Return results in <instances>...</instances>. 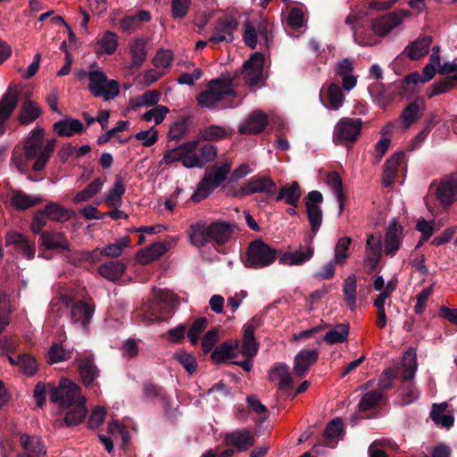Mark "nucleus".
I'll return each mask as SVG.
<instances>
[{"instance_id": "nucleus-1", "label": "nucleus", "mask_w": 457, "mask_h": 457, "mask_svg": "<svg viewBox=\"0 0 457 457\" xmlns=\"http://www.w3.org/2000/svg\"><path fill=\"white\" fill-rule=\"evenodd\" d=\"M234 226L228 222L216 220L211 224L198 221L189 228V238L192 245L203 247L208 242L223 245L232 236Z\"/></svg>"}, {"instance_id": "nucleus-2", "label": "nucleus", "mask_w": 457, "mask_h": 457, "mask_svg": "<svg viewBox=\"0 0 457 457\" xmlns=\"http://www.w3.org/2000/svg\"><path fill=\"white\" fill-rule=\"evenodd\" d=\"M173 298L172 293L160 290L154 300L143 303L135 313V318L148 323L166 320L173 311Z\"/></svg>"}, {"instance_id": "nucleus-3", "label": "nucleus", "mask_w": 457, "mask_h": 457, "mask_svg": "<svg viewBox=\"0 0 457 457\" xmlns=\"http://www.w3.org/2000/svg\"><path fill=\"white\" fill-rule=\"evenodd\" d=\"M45 129L41 127L33 129L24 141L23 153L16 148L12 154V162L21 173L29 170V161L37 160L41 154L44 143Z\"/></svg>"}, {"instance_id": "nucleus-4", "label": "nucleus", "mask_w": 457, "mask_h": 457, "mask_svg": "<svg viewBox=\"0 0 457 457\" xmlns=\"http://www.w3.org/2000/svg\"><path fill=\"white\" fill-rule=\"evenodd\" d=\"M234 78L228 79L216 78L211 79L207 84L206 90L197 96L198 104L209 109L214 108L219 102L230 100L236 97V91L233 88Z\"/></svg>"}, {"instance_id": "nucleus-5", "label": "nucleus", "mask_w": 457, "mask_h": 457, "mask_svg": "<svg viewBox=\"0 0 457 457\" xmlns=\"http://www.w3.org/2000/svg\"><path fill=\"white\" fill-rule=\"evenodd\" d=\"M278 253H281V251H278L258 238L249 244L244 264L247 268L262 269L272 264Z\"/></svg>"}, {"instance_id": "nucleus-6", "label": "nucleus", "mask_w": 457, "mask_h": 457, "mask_svg": "<svg viewBox=\"0 0 457 457\" xmlns=\"http://www.w3.org/2000/svg\"><path fill=\"white\" fill-rule=\"evenodd\" d=\"M49 398L52 403H58L62 408L72 407L79 399H85L80 387L68 378H62L57 386L48 383Z\"/></svg>"}, {"instance_id": "nucleus-7", "label": "nucleus", "mask_w": 457, "mask_h": 457, "mask_svg": "<svg viewBox=\"0 0 457 457\" xmlns=\"http://www.w3.org/2000/svg\"><path fill=\"white\" fill-rule=\"evenodd\" d=\"M88 90L95 97H103L105 101L114 99L120 94V84L115 79H108L101 71L88 73Z\"/></svg>"}, {"instance_id": "nucleus-8", "label": "nucleus", "mask_w": 457, "mask_h": 457, "mask_svg": "<svg viewBox=\"0 0 457 457\" xmlns=\"http://www.w3.org/2000/svg\"><path fill=\"white\" fill-rule=\"evenodd\" d=\"M362 120L361 119L342 118L335 126L333 140L336 144L350 143L357 140L361 131Z\"/></svg>"}, {"instance_id": "nucleus-9", "label": "nucleus", "mask_w": 457, "mask_h": 457, "mask_svg": "<svg viewBox=\"0 0 457 457\" xmlns=\"http://www.w3.org/2000/svg\"><path fill=\"white\" fill-rule=\"evenodd\" d=\"M322 202L323 195L318 190L309 192L305 197L307 218L313 235L319 231L322 223V210L319 206Z\"/></svg>"}, {"instance_id": "nucleus-10", "label": "nucleus", "mask_w": 457, "mask_h": 457, "mask_svg": "<svg viewBox=\"0 0 457 457\" xmlns=\"http://www.w3.org/2000/svg\"><path fill=\"white\" fill-rule=\"evenodd\" d=\"M264 55L255 52L242 66V74L250 86L257 85L263 78Z\"/></svg>"}, {"instance_id": "nucleus-11", "label": "nucleus", "mask_w": 457, "mask_h": 457, "mask_svg": "<svg viewBox=\"0 0 457 457\" xmlns=\"http://www.w3.org/2000/svg\"><path fill=\"white\" fill-rule=\"evenodd\" d=\"M238 28V21L233 16H223L217 20L214 26V35L209 38L211 43L233 42L234 32Z\"/></svg>"}, {"instance_id": "nucleus-12", "label": "nucleus", "mask_w": 457, "mask_h": 457, "mask_svg": "<svg viewBox=\"0 0 457 457\" xmlns=\"http://www.w3.org/2000/svg\"><path fill=\"white\" fill-rule=\"evenodd\" d=\"M426 109V103L423 96H417L415 100L409 103L402 111L399 116L401 128L404 130L411 128L421 117Z\"/></svg>"}, {"instance_id": "nucleus-13", "label": "nucleus", "mask_w": 457, "mask_h": 457, "mask_svg": "<svg viewBox=\"0 0 457 457\" xmlns=\"http://www.w3.org/2000/svg\"><path fill=\"white\" fill-rule=\"evenodd\" d=\"M436 198L445 207H449L457 200V173H453L442 180L436 189Z\"/></svg>"}, {"instance_id": "nucleus-14", "label": "nucleus", "mask_w": 457, "mask_h": 457, "mask_svg": "<svg viewBox=\"0 0 457 457\" xmlns=\"http://www.w3.org/2000/svg\"><path fill=\"white\" fill-rule=\"evenodd\" d=\"M246 184L250 195L264 194L266 198H271L277 192V184L270 176H253L246 181Z\"/></svg>"}, {"instance_id": "nucleus-15", "label": "nucleus", "mask_w": 457, "mask_h": 457, "mask_svg": "<svg viewBox=\"0 0 457 457\" xmlns=\"http://www.w3.org/2000/svg\"><path fill=\"white\" fill-rule=\"evenodd\" d=\"M227 445L233 446L237 452L247 451L255 444V436L248 428L237 429L225 436Z\"/></svg>"}, {"instance_id": "nucleus-16", "label": "nucleus", "mask_w": 457, "mask_h": 457, "mask_svg": "<svg viewBox=\"0 0 457 457\" xmlns=\"http://www.w3.org/2000/svg\"><path fill=\"white\" fill-rule=\"evenodd\" d=\"M403 228L395 220L390 222L385 234V253L395 256L402 245Z\"/></svg>"}, {"instance_id": "nucleus-17", "label": "nucleus", "mask_w": 457, "mask_h": 457, "mask_svg": "<svg viewBox=\"0 0 457 457\" xmlns=\"http://www.w3.org/2000/svg\"><path fill=\"white\" fill-rule=\"evenodd\" d=\"M19 98V91L9 87L0 99V135L4 134V124L17 107Z\"/></svg>"}, {"instance_id": "nucleus-18", "label": "nucleus", "mask_w": 457, "mask_h": 457, "mask_svg": "<svg viewBox=\"0 0 457 457\" xmlns=\"http://www.w3.org/2000/svg\"><path fill=\"white\" fill-rule=\"evenodd\" d=\"M319 359L317 350H301L294 359V371L297 378H303Z\"/></svg>"}, {"instance_id": "nucleus-19", "label": "nucleus", "mask_w": 457, "mask_h": 457, "mask_svg": "<svg viewBox=\"0 0 457 457\" xmlns=\"http://www.w3.org/2000/svg\"><path fill=\"white\" fill-rule=\"evenodd\" d=\"M353 61L350 58L339 61L335 66V74L342 79L343 88L346 91L356 86L357 77L353 75Z\"/></svg>"}, {"instance_id": "nucleus-20", "label": "nucleus", "mask_w": 457, "mask_h": 457, "mask_svg": "<svg viewBox=\"0 0 457 457\" xmlns=\"http://www.w3.org/2000/svg\"><path fill=\"white\" fill-rule=\"evenodd\" d=\"M403 21V17H399L395 12L379 16L372 21L371 29L378 36L384 37L387 35L394 28L397 27Z\"/></svg>"}, {"instance_id": "nucleus-21", "label": "nucleus", "mask_w": 457, "mask_h": 457, "mask_svg": "<svg viewBox=\"0 0 457 457\" xmlns=\"http://www.w3.org/2000/svg\"><path fill=\"white\" fill-rule=\"evenodd\" d=\"M78 370L83 385L87 387L92 386L99 376L100 370L92 356H86L77 360Z\"/></svg>"}, {"instance_id": "nucleus-22", "label": "nucleus", "mask_w": 457, "mask_h": 457, "mask_svg": "<svg viewBox=\"0 0 457 457\" xmlns=\"http://www.w3.org/2000/svg\"><path fill=\"white\" fill-rule=\"evenodd\" d=\"M268 125L267 115L261 111H254L246 121L238 129L241 135L261 133Z\"/></svg>"}, {"instance_id": "nucleus-23", "label": "nucleus", "mask_w": 457, "mask_h": 457, "mask_svg": "<svg viewBox=\"0 0 457 457\" xmlns=\"http://www.w3.org/2000/svg\"><path fill=\"white\" fill-rule=\"evenodd\" d=\"M20 442L25 450V453L21 454H29L31 457H45L46 455V446L41 437L22 434L20 436Z\"/></svg>"}, {"instance_id": "nucleus-24", "label": "nucleus", "mask_w": 457, "mask_h": 457, "mask_svg": "<svg viewBox=\"0 0 457 457\" xmlns=\"http://www.w3.org/2000/svg\"><path fill=\"white\" fill-rule=\"evenodd\" d=\"M41 245L48 250H61L69 252L70 243L62 233L54 231H43L39 238Z\"/></svg>"}, {"instance_id": "nucleus-25", "label": "nucleus", "mask_w": 457, "mask_h": 457, "mask_svg": "<svg viewBox=\"0 0 457 457\" xmlns=\"http://www.w3.org/2000/svg\"><path fill=\"white\" fill-rule=\"evenodd\" d=\"M432 43V37L421 35L413 42L410 43L403 52L407 54L411 61L419 60L428 54L429 46Z\"/></svg>"}, {"instance_id": "nucleus-26", "label": "nucleus", "mask_w": 457, "mask_h": 457, "mask_svg": "<svg viewBox=\"0 0 457 457\" xmlns=\"http://www.w3.org/2000/svg\"><path fill=\"white\" fill-rule=\"evenodd\" d=\"M94 311V304L82 301L76 302L71 308V320L73 323H79L86 328L90 322Z\"/></svg>"}, {"instance_id": "nucleus-27", "label": "nucleus", "mask_w": 457, "mask_h": 457, "mask_svg": "<svg viewBox=\"0 0 457 457\" xmlns=\"http://www.w3.org/2000/svg\"><path fill=\"white\" fill-rule=\"evenodd\" d=\"M302 196V190L300 185L297 181H293L292 183L283 185L277 195H275V201L279 202L284 200V202L293 207H297L299 200Z\"/></svg>"}, {"instance_id": "nucleus-28", "label": "nucleus", "mask_w": 457, "mask_h": 457, "mask_svg": "<svg viewBox=\"0 0 457 457\" xmlns=\"http://www.w3.org/2000/svg\"><path fill=\"white\" fill-rule=\"evenodd\" d=\"M404 157L405 154L403 152H396L386 161L382 179L384 187H389L393 185L398 168Z\"/></svg>"}, {"instance_id": "nucleus-29", "label": "nucleus", "mask_w": 457, "mask_h": 457, "mask_svg": "<svg viewBox=\"0 0 457 457\" xmlns=\"http://www.w3.org/2000/svg\"><path fill=\"white\" fill-rule=\"evenodd\" d=\"M53 128L54 131H55L59 137H70L75 134L80 135L85 131L82 122L73 118L61 120L55 122Z\"/></svg>"}, {"instance_id": "nucleus-30", "label": "nucleus", "mask_w": 457, "mask_h": 457, "mask_svg": "<svg viewBox=\"0 0 457 457\" xmlns=\"http://www.w3.org/2000/svg\"><path fill=\"white\" fill-rule=\"evenodd\" d=\"M42 113L41 107L36 102L26 99L21 106L17 120L21 125H29L37 120Z\"/></svg>"}, {"instance_id": "nucleus-31", "label": "nucleus", "mask_w": 457, "mask_h": 457, "mask_svg": "<svg viewBox=\"0 0 457 457\" xmlns=\"http://www.w3.org/2000/svg\"><path fill=\"white\" fill-rule=\"evenodd\" d=\"M238 346V341H235L234 343L229 340L224 341L213 349L211 354V360L216 364L226 362L228 360L237 356L235 350H237Z\"/></svg>"}, {"instance_id": "nucleus-32", "label": "nucleus", "mask_w": 457, "mask_h": 457, "mask_svg": "<svg viewBox=\"0 0 457 457\" xmlns=\"http://www.w3.org/2000/svg\"><path fill=\"white\" fill-rule=\"evenodd\" d=\"M199 142L197 140L187 141L172 149L166 150L163 154V162L170 164L183 160L184 154L196 150Z\"/></svg>"}, {"instance_id": "nucleus-33", "label": "nucleus", "mask_w": 457, "mask_h": 457, "mask_svg": "<svg viewBox=\"0 0 457 457\" xmlns=\"http://www.w3.org/2000/svg\"><path fill=\"white\" fill-rule=\"evenodd\" d=\"M6 245H13L16 250L25 258L31 260L35 256V246L30 245L26 237L18 232L9 233L6 237Z\"/></svg>"}, {"instance_id": "nucleus-34", "label": "nucleus", "mask_w": 457, "mask_h": 457, "mask_svg": "<svg viewBox=\"0 0 457 457\" xmlns=\"http://www.w3.org/2000/svg\"><path fill=\"white\" fill-rule=\"evenodd\" d=\"M314 254V249L309 245L305 251H295L283 253L278 259L280 264L289 266L303 265L310 261Z\"/></svg>"}, {"instance_id": "nucleus-35", "label": "nucleus", "mask_w": 457, "mask_h": 457, "mask_svg": "<svg viewBox=\"0 0 457 457\" xmlns=\"http://www.w3.org/2000/svg\"><path fill=\"white\" fill-rule=\"evenodd\" d=\"M192 117L189 114L182 115L172 123L168 132L169 141L179 142L189 133V125Z\"/></svg>"}, {"instance_id": "nucleus-36", "label": "nucleus", "mask_w": 457, "mask_h": 457, "mask_svg": "<svg viewBox=\"0 0 457 457\" xmlns=\"http://www.w3.org/2000/svg\"><path fill=\"white\" fill-rule=\"evenodd\" d=\"M269 377L270 380L278 379V386L282 390L292 387L293 378L289 372V367L284 362L275 364L270 370Z\"/></svg>"}, {"instance_id": "nucleus-37", "label": "nucleus", "mask_w": 457, "mask_h": 457, "mask_svg": "<svg viewBox=\"0 0 457 457\" xmlns=\"http://www.w3.org/2000/svg\"><path fill=\"white\" fill-rule=\"evenodd\" d=\"M49 220L63 223L71 218L75 217L76 212L72 209L65 208L64 206L55 203H48L45 208Z\"/></svg>"}, {"instance_id": "nucleus-38", "label": "nucleus", "mask_w": 457, "mask_h": 457, "mask_svg": "<svg viewBox=\"0 0 457 457\" xmlns=\"http://www.w3.org/2000/svg\"><path fill=\"white\" fill-rule=\"evenodd\" d=\"M343 421L340 418H335L329 421L323 432L320 445L334 447L332 442L343 434Z\"/></svg>"}, {"instance_id": "nucleus-39", "label": "nucleus", "mask_w": 457, "mask_h": 457, "mask_svg": "<svg viewBox=\"0 0 457 457\" xmlns=\"http://www.w3.org/2000/svg\"><path fill=\"white\" fill-rule=\"evenodd\" d=\"M126 270V264L122 261H109L98 268L99 274L111 281L119 279Z\"/></svg>"}, {"instance_id": "nucleus-40", "label": "nucleus", "mask_w": 457, "mask_h": 457, "mask_svg": "<svg viewBox=\"0 0 457 457\" xmlns=\"http://www.w3.org/2000/svg\"><path fill=\"white\" fill-rule=\"evenodd\" d=\"M146 41L143 38H135L129 45L131 54V69H138L146 59Z\"/></svg>"}, {"instance_id": "nucleus-41", "label": "nucleus", "mask_w": 457, "mask_h": 457, "mask_svg": "<svg viewBox=\"0 0 457 457\" xmlns=\"http://www.w3.org/2000/svg\"><path fill=\"white\" fill-rule=\"evenodd\" d=\"M168 251V247L164 243H154L150 246L142 249L137 253V261L141 264H147L158 259Z\"/></svg>"}, {"instance_id": "nucleus-42", "label": "nucleus", "mask_w": 457, "mask_h": 457, "mask_svg": "<svg viewBox=\"0 0 457 457\" xmlns=\"http://www.w3.org/2000/svg\"><path fill=\"white\" fill-rule=\"evenodd\" d=\"M85 403L86 399H79L78 403L70 407L71 409L63 418V422L67 427L77 426L84 420L87 412Z\"/></svg>"}, {"instance_id": "nucleus-43", "label": "nucleus", "mask_w": 457, "mask_h": 457, "mask_svg": "<svg viewBox=\"0 0 457 457\" xmlns=\"http://www.w3.org/2000/svg\"><path fill=\"white\" fill-rule=\"evenodd\" d=\"M126 187L123 182L122 177L117 175L115 177L114 184L112 188L110 190L104 202L108 206L118 208L121 205L122 196L125 194Z\"/></svg>"}, {"instance_id": "nucleus-44", "label": "nucleus", "mask_w": 457, "mask_h": 457, "mask_svg": "<svg viewBox=\"0 0 457 457\" xmlns=\"http://www.w3.org/2000/svg\"><path fill=\"white\" fill-rule=\"evenodd\" d=\"M447 403H434L430 411V418L436 425H441L445 428L453 427L454 418L453 415L445 414Z\"/></svg>"}, {"instance_id": "nucleus-45", "label": "nucleus", "mask_w": 457, "mask_h": 457, "mask_svg": "<svg viewBox=\"0 0 457 457\" xmlns=\"http://www.w3.org/2000/svg\"><path fill=\"white\" fill-rule=\"evenodd\" d=\"M143 386L144 395L146 398L159 400L165 408L170 406V397L166 394L162 386L152 382H145Z\"/></svg>"}, {"instance_id": "nucleus-46", "label": "nucleus", "mask_w": 457, "mask_h": 457, "mask_svg": "<svg viewBox=\"0 0 457 457\" xmlns=\"http://www.w3.org/2000/svg\"><path fill=\"white\" fill-rule=\"evenodd\" d=\"M350 326L347 323H340L330 329L323 337L328 345L341 344L347 340Z\"/></svg>"}, {"instance_id": "nucleus-47", "label": "nucleus", "mask_w": 457, "mask_h": 457, "mask_svg": "<svg viewBox=\"0 0 457 457\" xmlns=\"http://www.w3.org/2000/svg\"><path fill=\"white\" fill-rule=\"evenodd\" d=\"M42 201L40 197H32L23 191H14L11 203L15 209L25 211L38 204Z\"/></svg>"}, {"instance_id": "nucleus-48", "label": "nucleus", "mask_w": 457, "mask_h": 457, "mask_svg": "<svg viewBox=\"0 0 457 457\" xmlns=\"http://www.w3.org/2000/svg\"><path fill=\"white\" fill-rule=\"evenodd\" d=\"M233 129L228 127L211 125L201 131V137L205 141H217L231 136Z\"/></svg>"}, {"instance_id": "nucleus-49", "label": "nucleus", "mask_w": 457, "mask_h": 457, "mask_svg": "<svg viewBox=\"0 0 457 457\" xmlns=\"http://www.w3.org/2000/svg\"><path fill=\"white\" fill-rule=\"evenodd\" d=\"M230 170L231 164L229 162H225L221 165L215 164L205 171L204 176L209 177L211 182L214 183V186L218 187L227 179Z\"/></svg>"}, {"instance_id": "nucleus-50", "label": "nucleus", "mask_w": 457, "mask_h": 457, "mask_svg": "<svg viewBox=\"0 0 457 457\" xmlns=\"http://www.w3.org/2000/svg\"><path fill=\"white\" fill-rule=\"evenodd\" d=\"M103 185L104 180L101 178L95 179L84 190L76 194L73 197V203L79 204L88 201L101 191Z\"/></svg>"}, {"instance_id": "nucleus-51", "label": "nucleus", "mask_w": 457, "mask_h": 457, "mask_svg": "<svg viewBox=\"0 0 457 457\" xmlns=\"http://www.w3.org/2000/svg\"><path fill=\"white\" fill-rule=\"evenodd\" d=\"M352 244L351 237H340L335 246L334 261L340 265L346 262V260L351 255L350 245Z\"/></svg>"}, {"instance_id": "nucleus-52", "label": "nucleus", "mask_w": 457, "mask_h": 457, "mask_svg": "<svg viewBox=\"0 0 457 457\" xmlns=\"http://www.w3.org/2000/svg\"><path fill=\"white\" fill-rule=\"evenodd\" d=\"M356 289L357 281L354 275L348 276L343 284V294L345 301L351 310H353L356 305Z\"/></svg>"}, {"instance_id": "nucleus-53", "label": "nucleus", "mask_w": 457, "mask_h": 457, "mask_svg": "<svg viewBox=\"0 0 457 457\" xmlns=\"http://www.w3.org/2000/svg\"><path fill=\"white\" fill-rule=\"evenodd\" d=\"M327 184L335 191L339 204V214H341L345 206V195L341 177L337 171H329L327 175Z\"/></svg>"}, {"instance_id": "nucleus-54", "label": "nucleus", "mask_w": 457, "mask_h": 457, "mask_svg": "<svg viewBox=\"0 0 457 457\" xmlns=\"http://www.w3.org/2000/svg\"><path fill=\"white\" fill-rule=\"evenodd\" d=\"M259 350V343L254 337V334L250 331H244V337L241 345V353L245 358H253Z\"/></svg>"}, {"instance_id": "nucleus-55", "label": "nucleus", "mask_w": 457, "mask_h": 457, "mask_svg": "<svg viewBox=\"0 0 457 457\" xmlns=\"http://www.w3.org/2000/svg\"><path fill=\"white\" fill-rule=\"evenodd\" d=\"M55 143V139H50L46 141V145L43 144L41 154L37 158L32 166L34 171H40L44 170L54 153Z\"/></svg>"}, {"instance_id": "nucleus-56", "label": "nucleus", "mask_w": 457, "mask_h": 457, "mask_svg": "<svg viewBox=\"0 0 457 457\" xmlns=\"http://www.w3.org/2000/svg\"><path fill=\"white\" fill-rule=\"evenodd\" d=\"M382 393L379 390H371L363 395L358 403V410L361 412L375 408L382 399Z\"/></svg>"}, {"instance_id": "nucleus-57", "label": "nucleus", "mask_w": 457, "mask_h": 457, "mask_svg": "<svg viewBox=\"0 0 457 457\" xmlns=\"http://www.w3.org/2000/svg\"><path fill=\"white\" fill-rule=\"evenodd\" d=\"M329 108L338 110L345 101V95L338 84L331 83L328 87Z\"/></svg>"}, {"instance_id": "nucleus-58", "label": "nucleus", "mask_w": 457, "mask_h": 457, "mask_svg": "<svg viewBox=\"0 0 457 457\" xmlns=\"http://www.w3.org/2000/svg\"><path fill=\"white\" fill-rule=\"evenodd\" d=\"M129 245H130V238H129V237L126 236L113 244L107 245L102 250V253L104 256L111 257V258H117L121 255L123 250L126 247H129Z\"/></svg>"}, {"instance_id": "nucleus-59", "label": "nucleus", "mask_w": 457, "mask_h": 457, "mask_svg": "<svg viewBox=\"0 0 457 457\" xmlns=\"http://www.w3.org/2000/svg\"><path fill=\"white\" fill-rule=\"evenodd\" d=\"M19 368L27 376L32 377L37 371L38 366L37 360L29 353L18 355Z\"/></svg>"}, {"instance_id": "nucleus-60", "label": "nucleus", "mask_w": 457, "mask_h": 457, "mask_svg": "<svg viewBox=\"0 0 457 457\" xmlns=\"http://www.w3.org/2000/svg\"><path fill=\"white\" fill-rule=\"evenodd\" d=\"M208 325V320L205 317H200L195 320L187 331V336L190 343L195 345L198 343L200 335L204 332Z\"/></svg>"}, {"instance_id": "nucleus-61", "label": "nucleus", "mask_w": 457, "mask_h": 457, "mask_svg": "<svg viewBox=\"0 0 457 457\" xmlns=\"http://www.w3.org/2000/svg\"><path fill=\"white\" fill-rule=\"evenodd\" d=\"M100 50L107 54H113L118 46V37L114 32L106 31L97 42Z\"/></svg>"}, {"instance_id": "nucleus-62", "label": "nucleus", "mask_w": 457, "mask_h": 457, "mask_svg": "<svg viewBox=\"0 0 457 457\" xmlns=\"http://www.w3.org/2000/svg\"><path fill=\"white\" fill-rule=\"evenodd\" d=\"M173 356L188 373L192 374L196 371L197 361L193 354L186 351H179Z\"/></svg>"}, {"instance_id": "nucleus-63", "label": "nucleus", "mask_w": 457, "mask_h": 457, "mask_svg": "<svg viewBox=\"0 0 457 457\" xmlns=\"http://www.w3.org/2000/svg\"><path fill=\"white\" fill-rule=\"evenodd\" d=\"M246 403L252 411L259 415H263L257 422L258 425H261L264 420H267L269 411L267 407L255 395H248L246 397Z\"/></svg>"}, {"instance_id": "nucleus-64", "label": "nucleus", "mask_w": 457, "mask_h": 457, "mask_svg": "<svg viewBox=\"0 0 457 457\" xmlns=\"http://www.w3.org/2000/svg\"><path fill=\"white\" fill-rule=\"evenodd\" d=\"M170 112V109L165 105H156L154 108L148 110L143 114V120L145 121H151L154 120L156 125L161 124L166 114Z\"/></svg>"}]
</instances>
